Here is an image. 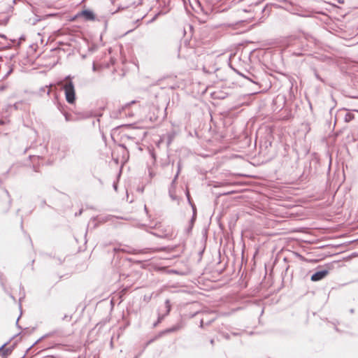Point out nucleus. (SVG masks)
I'll list each match as a JSON object with an SVG mask.
<instances>
[{"label":"nucleus","instance_id":"f257e3e1","mask_svg":"<svg viewBox=\"0 0 358 358\" xmlns=\"http://www.w3.org/2000/svg\"><path fill=\"white\" fill-rule=\"evenodd\" d=\"M65 98L69 103H73L76 100V91L72 81L66 83L64 87Z\"/></svg>","mask_w":358,"mask_h":358},{"label":"nucleus","instance_id":"f03ea898","mask_svg":"<svg viewBox=\"0 0 358 358\" xmlns=\"http://www.w3.org/2000/svg\"><path fill=\"white\" fill-rule=\"evenodd\" d=\"M178 179V175H176L169 189V194L173 201H178V198L176 196V180Z\"/></svg>","mask_w":358,"mask_h":358},{"label":"nucleus","instance_id":"7ed1b4c3","mask_svg":"<svg viewBox=\"0 0 358 358\" xmlns=\"http://www.w3.org/2000/svg\"><path fill=\"white\" fill-rule=\"evenodd\" d=\"M328 273L329 272L327 270H322L317 271L316 273L312 275L310 279L312 281H319L324 278L327 275Z\"/></svg>","mask_w":358,"mask_h":358},{"label":"nucleus","instance_id":"20e7f679","mask_svg":"<svg viewBox=\"0 0 358 358\" xmlns=\"http://www.w3.org/2000/svg\"><path fill=\"white\" fill-rule=\"evenodd\" d=\"M78 16L83 17L86 20H94L95 18L93 12L89 10H83L78 14Z\"/></svg>","mask_w":358,"mask_h":358},{"label":"nucleus","instance_id":"39448f33","mask_svg":"<svg viewBox=\"0 0 358 358\" xmlns=\"http://www.w3.org/2000/svg\"><path fill=\"white\" fill-rule=\"evenodd\" d=\"M162 250V249L159 248H144L142 250H134V254H152L158 251Z\"/></svg>","mask_w":358,"mask_h":358},{"label":"nucleus","instance_id":"423d86ee","mask_svg":"<svg viewBox=\"0 0 358 358\" xmlns=\"http://www.w3.org/2000/svg\"><path fill=\"white\" fill-rule=\"evenodd\" d=\"M354 114L351 112H347L345 115L344 120L346 122H349L354 119Z\"/></svg>","mask_w":358,"mask_h":358},{"label":"nucleus","instance_id":"0eeeda50","mask_svg":"<svg viewBox=\"0 0 358 358\" xmlns=\"http://www.w3.org/2000/svg\"><path fill=\"white\" fill-rule=\"evenodd\" d=\"M4 345H2L0 348V355H2L3 358H6V357L10 353V350L9 349H3Z\"/></svg>","mask_w":358,"mask_h":358},{"label":"nucleus","instance_id":"6e6552de","mask_svg":"<svg viewBox=\"0 0 358 358\" xmlns=\"http://www.w3.org/2000/svg\"><path fill=\"white\" fill-rule=\"evenodd\" d=\"M180 329V326H179V325H176V326H174V327H171V328L167 329L165 331V332H166V333H171V332L176 331H177V330Z\"/></svg>","mask_w":358,"mask_h":358},{"label":"nucleus","instance_id":"1a4fd4ad","mask_svg":"<svg viewBox=\"0 0 358 358\" xmlns=\"http://www.w3.org/2000/svg\"><path fill=\"white\" fill-rule=\"evenodd\" d=\"M165 305H166V314H169V313L170 312V310H171V304H170V301L169 299L166 300Z\"/></svg>","mask_w":358,"mask_h":358},{"label":"nucleus","instance_id":"9d476101","mask_svg":"<svg viewBox=\"0 0 358 358\" xmlns=\"http://www.w3.org/2000/svg\"><path fill=\"white\" fill-rule=\"evenodd\" d=\"M180 169H181V166H180V163L179 162L178 164V171H177L176 175H178V176L179 175Z\"/></svg>","mask_w":358,"mask_h":358},{"label":"nucleus","instance_id":"9b49d317","mask_svg":"<svg viewBox=\"0 0 358 358\" xmlns=\"http://www.w3.org/2000/svg\"><path fill=\"white\" fill-rule=\"evenodd\" d=\"M64 117H65L66 121H69L70 120L69 115H68L67 113L64 114Z\"/></svg>","mask_w":358,"mask_h":358},{"label":"nucleus","instance_id":"f8f14e48","mask_svg":"<svg viewBox=\"0 0 358 358\" xmlns=\"http://www.w3.org/2000/svg\"><path fill=\"white\" fill-rule=\"evenodd\" d=\"M315 76H316V78H317L318 80H322L321 78L319 76V75H318L317 73H315Z\"/></svg>","mask_w":358,"mask_h":358},{"label":"nucleus","instance_id":"ddd939ff","mask_svg":"<svg viewBox=\"0 0 358 358\" xmlns=\"http://www.w3.org/2000/svg\"><path fill=\"white\" fill-rule=\"evenodd\" d=\"M92 69L94 71H96V66L94 64H93Z\"/></svg>","mask_w":358,"mask_h":358},{"label":"nucleus","instance_id":"4468645a","mask_svg":"<svg viewBox=\"0 0 358 358\" xmlns=\"http://www.w3.org/2000/svg\"><path fill=\"white\" fill-rule=\"evenodd\" d=\"M186 195H187V197L188 200L189 201V194L188 191H187Z\"/></svg>","mask_w":358,"mask_h":358},{"label":"nucleus","instance_id":"2eb2a0df","mask_svg":"<svg viewBox=\"0 0 358 358\" xmlns=\"http://www.w3.org/2000/svg\"><path fill=\"white\" fill-rule=\"evenodd\" d=\"M3 124H4V121L0 120V125H3Z\"/></svg>","mask_w":358,"mask_h":358},{"label":"nucleus","instance_id":"dca6fc26","mask_svg":"<svg viewBox=\"0 0 358 358\" xmlns=\"http://www.w3.org/2000/svg\"><path fill=\"white\" fill-rule=\"evenodd\" d=\"M69 79H71V76H68L65 78V80H67Z\"/></svg>","mask_w":358,"mask_h":358},{"label":"nucleus","instance_id":"f3484780","mask_svg":"<svg viewBox=\"0 0 358 358\" xmlns=\"http://www.w3.org/2000/svg\"><path fill=\"white\" fill-rule=\"evenodd\" d=\"M52 87V84L49 85H46L45 87Z\"/></svg>","mask_w":358,"mask_h":358},{"label":"nucleus","instance_id":"a211bd4d","mask_svg":"<svg viewBox=\"0 0 358 358\" xmlns=\"http://www.w3.org/2000/svg\"><path fill=\"white\" fill-rule=\"evenodd\" d=\"M41 92H44V91H45V87H42V88L41 89Z\"/></svg>","mask_w":358,"mask_h":358},{"label":"nucleus","instance_id":"6ab92c4d","mask_svg":"<svg viewBox=\"0 0 358 358\" xmlns=\"http://www.w3.org/2000/svg\"><path fill=\"white\" fill-rule=\"evenodd\" d=\"M50 90H48V92H47V94H48V95H49V94H50Z\"/></svg>","mask_w":358,"mask_h":358},{"label":"nucleus","instance_id":"aec40b11","mask_svg":"<svg viewBox=\"0 0 358 358\" xmlns=\"http://www.w3.org/2000/svg\"><path fill=\"white\" fill-rule=\"evenodd\" d=\"M162 318H163V317H159V321H158V322H160V320H161Z\"/></svg>","mask_w":358,"mask_h":358},{"label":"nucleus","instance_id":"412c9836","mask_svg":"<svg viewBox=\"0 0 358 358\" xmlns=\"http://www.w3.org/2000/svg\"><path fill=\"white\" fill-rule=\"evenodd\" d=\"M213 343H214V341L212 339V340L210 341V343H211V344H213Z\"/></svg>","mask_w":358,"mask_h":358},{"label":"nucleus","instance_id":"4be33fe9","mask_svg":"<svg viewBox=\"0 0 358 358\" xmlns=\"http://www.w3.org/2000/svg\"><path fill=\"white\" fill-rule=\"evenodd\" d=\"M114 188H115V189L116 190V189H117V185H114Z\"/></svg>","mask_w":358,"mask_h":358},{"label":"nucleus","instance_id":"5701e85b","mask_svg":"<svg viewBox=\"0 0 358 358\" xmlns=\"http://www.w3.org/2000/svg\"><path fill=\"white\" fill-rule=\"evenodd\" d=\"M183 2H184V4L185 5L186 4V0H182Z\"/></svg>","mask_w":358,"mask_h":358},{"label":"nucleus","instance_id":"b1692460","mask_svg":"<svg viewBox=\"0 0 358 358\" xmlns=\"http://www.w3.org/2000/svg\"><path fill=\"white\" fill-rule=\"evenodd\" d=\"M202 326H203V321L201 320V327H202Z\"/></svg>","mask_w":358,"mask_h":358}]
</instances>
